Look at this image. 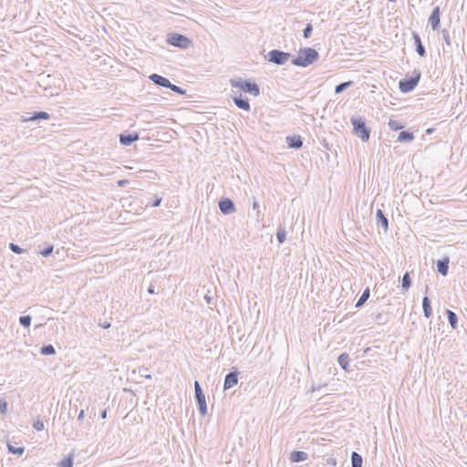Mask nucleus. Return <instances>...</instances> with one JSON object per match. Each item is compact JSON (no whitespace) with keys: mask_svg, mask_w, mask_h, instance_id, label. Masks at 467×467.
I'll use <instances>...</instances> for the list:
<instances>
[{"mask_svg":"<svg viewBox=\"0 0 467 467\" xmlns=\"http://www.w3.org/2000/svg\"><path fill=\"white\" fill-rule=\"evenodd\" d=\"M100 417H101L102 419H106V417H107V410H103L101 411V413H100Z\"/></svg>","mask_w":467,"mask_h":467,"instance_id":"8fccbe9b","label":"nucleus"},{"mask_svg":"<svg viewBox=\"0 0 467 467\" xmlns=\"http://www.w3.org/2000/svg\"><path fill=\"white\" fill-rule=\"evenodd\" d=\"M7 400L5 397L0 398V414L5 415L7 411Z\"/></svg>","mask_w":467,"mask_h":467,"instance_id":"f704fd0d","label":"nucleus"},{"mask_svg":"<svg viewBox=\"0 0 467 467\" xmlns=\"http://www.w3.org/2000/svg\"><path fill=\"white\" fill-rule=\"evenodd\" d=\"M169 88L179 95L186 94V89L182 88V87L176 86L172 83H171V86L169 87Z\"/></svg>","mask_w":467,"mask_h":467,"instance_id":"c9c22d12","label":"nucleus"},{"mask_svg":"<svg viewBox=\"0 0 467 467\" xmlns=\"http://www.w3.org/2000/svg\"><path fill=\"white\" fill-rule=\"evenodd\" d=\"M350 121L353 126V133L361 139L362 141H368L370 137V129L367 127L365 119L353 116Z\"/></svg>","mask_w":467,"mask_h":467,"instance_id":"f03ea898","label":"nucleus"},{"mask_svg":"<svg viewBox=\"0 0 467 467\" xmlns=\"http://www.w3.org/2000/svg\"><path fill=\"white\" fill-rule=\"evenodd\" d=\"M235 106L243 110L249 111L251 109V106L248 99L244 98L240 95H231Z\"/></svg>","mask_w":467,"mask_h":467,"instance_id":"9d476101","label":"nucleus"},{"mask_svg":"<svg viewBox=\"0 0 467 467\" xmlns=\"http://www.w3.org/2000/svg\"><path fill=\"white\" fill-rule=\"evenodd\" d=\"M247 82L246 80L242 79L241 78H234L230 79V84L233 88H240L244 91V83Z\"/></svg>","mask_w":467,"mask_h":467,"instance_id":"bb28decb","label":"nucleus"},{"mask_svg":"<svg viewBox=\"0 0 467 467\" xmlns=\"http://www.w3.org/2000/svg\"><path fill=\"white\" fill-rule=\"evenodd\" d=\"M8 452L12 454L22 455L25 451L24 447H15L12 444L7 443Z\"/></svg>","mask_w":467,"mask_h":467,"instance_id":"2f4dec72","label":"nucleus"},{"mask_svg":"<svg viewBox=\"0 0 467 467\" xmlns=\"http://www.w3.org/2000/svg\"><path fill=\"white\" fill-rule=\"evenodd\" d=\"M148 293L151 295L156 294L153 285H150V286L148 287Z\"/></svg>","mask_w":467,"mask_h":467,"instance_id":"a18cd8bd","label":"nucleus"},{"mask_svg":"<svg viewBox=\"0 0 467 467\" xmlns=\"http://www.w3.org/2000/svg\"><path fill=\"white\" fill-rule=\"evenodd\" d=\"M446 315H447L448 322L451 325V327L453 329L457 328V326H458V316L456 315V313H454L453 311H451L450 309H447L446 310Z\"/></svg>","mask_w":467,"mask_h":467,"instance_id":"5701e85b","label":"nucleus"},{"mask_svg":"<svg viewBox=\"0 0 467 467\" xmlns=\"http://www.w3.org/2000/svg\"><path fill=\"white\" fill-rule=\"evenodd\" d=\"M167 43L182 49H187L192 45V40L184 35L173 33L168 35Z\"/></svg>","mask_w":467,"mask_h":467,"instance_id":"39448f33","label":"nucleus"},{"mask_svg":"<svg viewBox=\"0 0 467 467\" xmlns=\"http://www.w3.org/2000/svg\"><path fill=\"white\" fill-rule=\"evenodd\" d=\"M244 92L257 97L260 95V88L255 82L247 79V82L244 83Z\"/></svg>","mask_w":467,"mask_h":467,"instance_id":"ddd939ff","label":"nucleus"},{"mask_svg":"<svg viewBox=\"0 0 467 467\" xmlns=\"http://www.w3.org/2000/svg\"><path fill=\"white\" fill-rule=\"evenodd\" d=\"M369 296H370V291H369V288L368 287L363 291L362 295L360 296L358 302L356 303V307L357 308L361 307L367 302V300L369 298Z\"/></svg>","mask_w":467,"mask_h":467,"instance_id":"393cba45","label":"nucleus"},{"mask_svg":"<svg viewBox=\"0 0 467 467\" xmlns=\"http://www.w3.org/2000/svg\"><path fill=\"white\" fill-rule=\"evenodd\" d=\"M149 79L152 81L156 86L163 87L169 88L171 86V81L159 74L153 73L149 76Z\"/></svg>","mask_w":467,"mask_h":467,"instance_id":"f8f14e48","label":"nucleus"},{"mask_svg":"<svg viewBox=\"0 0 467 467\" xmlns=\"http://www.w3.org/2000/svg\"><path fill=\"white\" fill-rule=\"evenodd\" d=\"M286 232L285 227L280 225L277 229L276 239L279 244H283L285 241Z\"/></svg>","mask_w":467,"mask_h":467,"instance_id":"7c9ffc66","label":"nucleus"},{"mask_svg":"<svg viewBox=\"0 0 467 467\" xmlns=\"http://www.w3.org/2000/svg\"><path fill=\"white\" fill-rule=\"evenodd\" d=\"M19 323L24 327H29L31 324V317L30 316H21L19 317Z\"/></svg>","mask_w":467,"mask_h":467,"instance_id":"72a5a7b5","label":"nucleus"},{"mask_svg":"<svg viewBox=\"0 0 467 467\" xmlns=\"http://www.w3.org/2000/svg\"><path fill=\"white\" fill-rule=\"evenodd\" d=\"M195 400L198 404V410L201 415L205 416L207 414V404L205 395L199 381L194 382Z\"/></svg>","mask_w":467,"mask_h":467,"instance_id":"423d86ee","label":"nucleus"},{"mask_svg":"<svg viewBox=\"0 0 467 467\" xmlns=\"http://www.w3.org/2000/svg\"><path fill=\"white\" fill-rule=\"evenodd\" d=\"M84 416H85L84 410H81L78 416V420H82L84 419Z\"/></svg>","mask_w":467,"mask_h":467,"instance_id":"49530a36","label":"nucleus"},{"mask_svg":"<svg viewBox=\"0 0 467 467\" xmlns=\"http://www.w3.org/2000/svg\"><path fill=\"white\" fill-rule=\"evenodd\" d=\"M53 250H54V246L52 244H49L47 247H45L43 250H41L39 253L44 257H47L52 254Z\"/></svg>","mask_w":467,"mask_h":467,"instance_id":"4c0bfd02","label":"nucleus"},{"mask_svg":"<svg viewBox=\"0 0 467 467\" xmlns=\"http://www.w3.org/2000/svg\"><path fill=\"white\" fill-rule=\"evenodd\" d=\"M9 248L12 252H14L16 254H21L24 252V249H22L18 244L10 243Z\"/></svg>","mask_w":467,"mask_h":467,"instance_id":"58836bf2","label":"nucleus"},{"mask_svg":"<svg viewBox=\"0 0 467 467\" xmlns=\"http://www.w3.org/2000/svg\"><path fill=\"white\" fill-rule=\"evenodd\" d=\"M33 428L37 431H43L45 428L43 420H37L36 421H35L33 424Z\"/></svg>","mask_w":467,"mask_h":467,"instance_id":"a19ab883","label":"nucleus"},{"mask_svg":"<svg viewBox=\"0 0 467 467\" xmlns=\"http://www.w3.org/2000/svg\"><path fill=\"white\" fill-rule=\"evenodd\" d=\"M313 31V26L310 23L306 24V27L303 30V36L305 38H309Z\"/></svg>","mask_w":467,"mask_h":467,"instance_id":"e433bc0d","label":"nucleus"},{"mask_svg":"<svg viewBox=\"0 0 467 467\" xmlns=\"http://www.w3.org/2000/svg\"><path fill=\"white\" fill-rule=\"evenodd\" d=\"M411 285V279L410 274L406 272L401 279V286L404 290H408Z\"/></svg>","mask_w":467,"mask_h":467,"instance_id":"c756f323","label":"nucleus"},{"mask_svg":"<svg viewBox=\"0 0 467 467\" xmlns=\"http://www.w3.org/2000/svg\"><path fill=\"white\" fill-rule=\"evenodd\" d=\"M319 59V53L312 47H301L297 57L291 60L292 65L300 67H306L313 65Z\"/></svg>","mask_w":467,"mask_h":467,"instance_id":"f257e3e1","label":"nucleus"},{"mask_svg":"<svg viewBox=\"0 0 467 467\" xmlns=\"http://www.w3.org/2000/svg\"><path fill=\"white\" fill-rule=\"evenodd\" d=\"M376 220H377V224L378 225H380L384 232H387L388 229H389V220L388 218L385 216L384 213L382 210L379 209L376 213Z\"/></svg>","mask_w":467,"mask_h":467,"instance_id":"4468645a","label":"nucleus"},{"mask_svg":"<svg viewBox=\"0 0 467 467\" xmlns=\"http://www.w3.org/2000/svg\"><path fill=\"white\" fill-rule=\"evenodd\" d=\"M253 209L257 210L256 219L259 221V219L261 217V212L259 210V202L256 201L255 198L254 199V202H253Z\"/></svg>","mask_w":467,"mask_h":467,"instance_id":"37998d69","label":"nucleus"},{"mask_svg":"<svg viewBox=\"0 0 467 467\" xmlns=\"http://www.w3.org/2000/svg\"><path fill=\"white\" fill-rule=\"evenodd\" d=\"M389 127L390 130L396 131V130H402L404 128V125L397 120L390 119L389 121Z\"/></svg>","mask_w":467,"mask_h":467,"instance_id":"473e14b6","label":"nucleus"},{"mask_svg":"<svg viewBox=\"0 0 467 467\" xmlns=\"http://www.w3.org/2000/svg\"><path fill=\"white\" fill-rule=\"evenodd\" d=\"M422 308L425 317L429 318L432 315L431 302L428 296L422 299Z\"/></svg>","mask_w":467,"mask_h":467,"instance_id":"aec40b11","label":"nucleus"},{"mask_svg":"<svg viewBox=\"0 0 467 467\" xmlns=\"http://www.w3.org/2000/svg\"><path fill=\"white\" fill-rule=\"evenodd\" d=\"M427 132H428V133H431V129H429V130H427Z\"/></svg>","mask_w":467,"mask_h":467,"instance_id":"5fc2aeb1","label":"nucleus"},{"mask_svg":"<svg viewBox=\"0 0 467 467\" xmlns=\"http://www.w3.org/2000/svg\"><path fill=\"white\" fill-rule=\"evenodd\" d=\"M307 458H308L307 453L303 451H293L290 453V457H289V459L292 462H305L307 460Z\"/></svg>","mask_w":467,"mask_h":467,"instance_id":"a211bd4d","label":"nucleus"},{"mask_svg":"<svg viewBox=\"0 0 467 467\" xmlns=\"http://www.w3.org/2000/svg\"><path fill=\"white\" fill-rule=\"evenodd\" d=\"M145 378L147 379H151V376L150 374H147V375H143Z\"/></svg>","mask_w":467,"mask_h":467,"instance_id":"864d4df0","label":"nucleus"},{"mask_svg":"<svg viewBox=\"0 0 467 467\" xmlns=\"http://www.w3.org/2000/svg\"><path fill=\"white\" fill-rule=\"evenodd\" d=\"M441 33H442V37H443L446 45L448 47H451V37H450V35H449V31L447 29H443L441 31Z\"/></svg>","mask_w":467,"mask_h":467,"instance_id":"ea45409f","label":"nucleus"},{"mask_svg":"<svg viewBox=\"0 0 467 467\" xmlns=\"http://www.w3.org/2000/svg\"><path fill=\"white\" fill-rule=\"evenodd\" d=\"M204 299L206 300V302H207L208 304H212V301H213V296L206 295V296H204Z\"/></svg>","mask_w":467,"mask_h":467,"instance_id":"de8ad7c7","label":"nucleus"},{"mask_svg":"<svg viewBox=\"0 0 467 467\" xmlns=\"http://www.w3.org/2000/svg\"><path fill=\"white\" fill-rule=\"evenodd\" d=\"M40 353L44 356H50L56 354V349L53 345H44L40 348Z\"/></svg>","mask_w":467,"mask_h":467,"instance_id":"cd10ccee","label":"nucleus"},{"mask_svg":"<svg viewBox=\"0 0 467 467\" xmlns=\"http://www.w3.org/2000/svg\"><path fill=\"white\" fill-rule=\"evenodd\" d=\"M414 140V134L409 130L400 131L398 136V141L400 142H410Z\"/></svg>","mask_w":467,"mask_h":467,"instance_id":"4be33fe9","label":"nucleus"},{"mask_svg":"<svg viewBox=\"0 0 467 467\" xmlns=\"http://www.w3.org/2000/svg\"><path fill=\"white\" fill-rule=\"evenodd\" d=\"M50 119V114H48L47 112L46 111H35L34 113H32V115L28 118H26L25 120L26 121H36V120H40V119Z\"/></svg>","mask_w":467,"mask_h":467,"instance_id":"6ab92c4d","label":"nucleus"},{"mask_svg":"<svg viewBox=\"0 0 467 467\" xmlns=\"http://www.w3.org/2000/svg\"><path fill=\"white\" fill-rule=\"evenodd\" d=\"M75 453L71 451L67 457L57 463L58 467H73Z\"/></svg>","mask_w":467,"mask_h":467,"instance_id":"b1692460","label":"nucleus"},{"mask_svg":"<svg viewBox=\"0 0 467 467\" xmlns=\"http://www.w3.org/2000/svg\"><path fill=\"white\" fill-rule=\"evenodd\" d=\"M412 38L414 40V44L416 46V51L419 54L420 57H425L426 50L424 46L422 45L421 39L416 32L412 33Z\"/></svg>","mask_w":467,"mask_h":467,"instance_id":"f3484780","label":"nucleus"},{"mask_svg":"<svg viewBox=\"0 0 467 467\" xmlns=\"http://www.w3.org/2000/svg\"><path fill=\"white\" fill-rule=\"evenodd\" d=\"M390 2H394L395 0H389Z\"/></svg>","mask_w":467,"mask_h":467,"instance_id":"6e6d98bb","label":"nucleus"},{"mask_svg":"<svg viewBox=\"0 0 467 467\" xmlns=\"http://www.w3.org/2000/svg\"><path fill=\"white\" fill-rule=\"evenodd\" d=\"M286 143L291 149H300L303 146V140L300 136H287Z\"/></svg>","mask_w":467,"mask_h":467,"instance_id":"2eb2a0df","label":"nucleus"},{"mask_svg":"<svg viewBox=\"0 0 467 467\" xmlns=\"http://www.w3.org/2000/svg\"><path fill=\"white\" fill-rule=\"evenodd\" d=\"M100 326L103 327V328H109L110 327V324L108 323V322H105L104 324H100Z\"/></svg>","mask_w":467,"mask_h":467,"instance_id":"3c124183","label":"nucleus"},{"mask_svg":"<svg viewBox=\"0 0 467 467\" xmlns=\"http://www.w3.org/2000/svg\"><path fill=\"white\" fill-rule=\"evenodd\" d=\"M321 387H322L321 385H318V386L312 385L311 391L314 392L316 390H318L321 389Z\"/></svg>","mask_w":467,"mask_h":467,"instance_id":"09e8293b","label":"nucleus"},{"mask_svg":"<svg viewBox=\"0 0 467 467\" xmlns=\"http://www.w3.org/2000/svg\"><path fill=\"white\" fill-rule=\"evenodd\" d=\"M337 362L339 366L345 370L348 371L349 368V356L348 353H342L337 358Z\"/></svg>","mask_w":467,"mask_h":467,"instance_id":"412c9836","label":"nucleus"},{"mask_svg":"<svg viewBox=\"0 0 467 467\" xmlns=\"http://www.w3.org/2000/svg\"><path fill=\"white\" fill-rule=\"evenodd\" d=\"M362 463H363L362 456L359 453L353 451L351 453L352 467H362Z\"/></svg>","mask_w":467,"mask_h":467,"instance_id":"a878e982","label":"nucleus"},{"mask_svg":"<svg viewBox=\"0 0 467 467\" xmlns=\"http://www.w3.org/2000/svg\"><path fill=\"white\" fill-rule=\"evenodd\" d=\"M352 84H353V81L349 80V81L342 82V83L337 85L336 88H335V93L336 94L342 93L348 88L352 86Z\"/></svg>","mask_w":467,"mask_h":467,"instance_id":"c85d7f7f","label":"nucleus"},{"mask_svg":"<svg viewBox=\"0 0 467 467\" xmlns=\"http://www.w3.org/2000/svg\"><path fill=\"white\" fill-rule=\"evenodd\" d=\"M161 198H156L150 204L148 203L147 206L157 207L161 204Z\"/></svg>","mask_w":467,"mask_h":467,"instance_id":"c03bdc74","label":"nucleus"},{"mask_svg":"<svg viewBox=\"0 0 467 467\" xmlns=\"http://www.w3.org/2000/svg\"><path fill=\"white\" fill-rule=\"evenodd\" d=\"M238 371L234 370L226 374L224 378L223 389H229L238 383Z\"/></svg>","mask_w":467,"mask_h":467,"instance_id":"1a4fd4ad","label":"nucleus"},{"mask_svg":"<svg viewBox=\"0 0 467 467\" xmlns=\"http://www.w3.org/2000/svg\"><path fill=\"white\" fill-rule=\"evenodd\" d=\"M420 78L421 72L419 69H414L411 75L407 74L404 78L400 80V90L402 93H409L412 91L418 85Z\"/></svg>","mask_w":467,"mask_h":467,"instance_id":"7ed1b4c3","label":"nucleus"},{"mask_svg":"<svg viewBox=\"0 0 467 467\" xmlns=\"http://www.w3.org/2000/svg\"><path fill=\"white\" fill-rule=\"evenodd\" d=\"M375 321L379 325H383L387 322V319L383 314L378 313L375 317Z\"/></svg>","mask_w":467,"mask_h":467,"instance_id":"79ce46f5","label":"nucleus"},{"mask_svg":"<svg viewBox=\"0 0 467 467\" xmlns=\"http://www.w3.org/2000/svg\"><path fill=\"white\" fill-rule=\"evenodd\" d=\"M219 209L223 214L228 215L235 212V205L230 198H222L218 203Z\"/></svg>","mask_w":467,"mask_h":467,"instance_id":"0eeeda50","label":"nucleus"},{"mask_svg":"<svg viewBox=\"0 0 467 467\" xmlns=\"http://www.w3.org/2000/svg\"><path fill=\"white\" fill-rule=\"evenodd\" d=\"M291 57L292 55L289 52H285L279 49H272L267 53L265 58L273 64L283 66L289 60Z\"/></svg>","mask_w":467,"mask_h":467,"instance_id":"20e7f679","label":"nucleus"},{"mask_svg":"<svg viewBox=\"0 0 467 467\" xmlns=\"http://www.w3.org/2000/svg\"><path fill=\"white\" fill-rule=\"evenodd\" d=\"M429 22L432 30L436 31L440 28L441 26V9L440 6H436L433 8L430 17Z\"/></svg>","mask_w":467,"mask_h":467,"instance_id":"6e6552de","label":"nucleus"},{"mask_svg":"<svg viewBox=\"0 0 467 467\" xmlns=\"http://www.w3.org/2000/svg\"><path fill=\"white\" fill-rule=\"evenodd\" d=\"M140 136L138 132L121 133L119 134V142L123 146H130L133 142L139 140Z\"/></svg>","mask_w":467,"mask_h":467,"instance_id":"9b49d317","label":"nucleus"},{"mask_svg":"<svg viewBox=\"0 0 467 467\" xmlns=\"http://www.w3.org/2000/svg\"><path fill=\"white\" fill-rule=\"evenodd\" d=\"M127 182H127L126 180H120V181H119V186H123V185H125Z\"/></svg>","mask_w":467,"mask_h":467,"instance_id":"603ef678","label":"nucleus"},{"mask_svg":"<svg viewBox=\"0 0 467 467\" xmlns=\"http://www.w3.org/2000/svg\"><path fill=\"white\" fill-rule=\"evenodd\" d=\"M449 257H444L437 262V271L443 276H446L449 272Z\"/></svg>","mask_w":467,"mask_h":467,"instance_id":"dca6fc26","label":"nucleus"}]
</instances>
